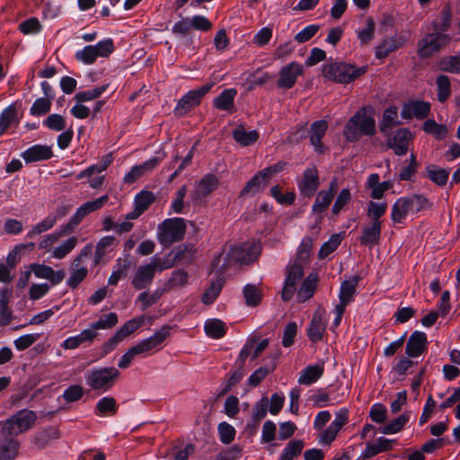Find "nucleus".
Here are the masks:
<instances>
[{"mask_svg": "<svg viewBox=\"0 0 460 460\" xmlns=\"http://www.w3.org/2000/svg\"><path fill=\"white\" fill-rule=\"evenodd\" d=\"M268 182L263 180L260 172L255 174L245 185V187L241 191V196H243L248 193H256L261 188H265Z\"/></svg>", "mask_w": 460, "mask_h": 460, "instance_id": "nucleus-58", "label": "nucleus"}, {"mask_svg": "<svg viewBox=\"0 0 460 460\" xmlns=\"http://www.w3.org/2000/svg\"><path fill=\"white\" fill-rule=\"evenodd\" d=\"M171 330L172 327L170 325L164 324L159 330L155 331L152 336L140 341L139 344L146 353L149 352L161 345L165 339L171 335Z\"/></svg>", "mask_w": 460, "mask_h": 460, "instance_id": "nucleus-25", "label": "nucleus"}, {"mask_svg": "<svg viewBox=\"0 0 460 460\" xmlns=\"http://www.w3.org/2000/svg\"><path fill=\"white\" fill-rule=\"evenodd\" d=\"M155 200V196L152 191L141 190L135 196L134 205L137 208V210H141L144 213Z\"/></svg>", "mask_w": 460, "mask_h": 460, "instance_id": "nucleus-49", "label": "nucleus"}, {"mask_svg": "<svg viewBox=\"0 0 460 460\" xmlns=\"http://www.w3.org/2000/svg\"><path fill=\"white\" fill-rule=\"evenodd\" d=\"M261 253V246L254 240L247 241L232 248V261L239 264H251Z\"/></svg>", "mask_w": 460, "mask_h": 460, "instance_id": "nucleus-8", "label": "nucleus"}, {"mask_svg": "<svg viewBox=\"0 0 460 460\" xmlns=\"http://www.w3.org/2000/svg\"><path fill=\"white\" fill-rule=\"evenodd\" d=\"M408 420V414L403 413L397 417L396 419L393 420L391 422L385 425L383 428H380L379 430L384 434L397 433L403 428V426L407 423Z\"/></svg>", "mask_w": 460, "mask_h": 460, "instance_id": "nucleus-54", "label": "nucleus"}, {"mask_svg": "<svg viewBox=\"0 0 460 460\" xmlns=\"http://www.w3.org/2000/svg\"><path fill=\"white\" fill-rule=\"evenodd\" d=\"M320 186L319 173L315 165L307 168L298 181V190L301 195L312 197Z\"/></svg>", "mask_w": 460, "mask_h": 460, "instance_id": "nucleus-13", "label": "nucleus"}, {"mask_svg": "<svg viewBox=\"0 0 460 460\" xmlns=\"http://www.w3.org/2000/svg\"><path fill=\"white\" fill-rule=\"evenodd\" d=\"M75 57L77 61L82 62L84 65H92L98 58L93 51V48H92V45H87L82 49L77 50Z\"/></svg>", "mask_w": 460, "mask_h": 460, "instance_id": "nucleus-64", "label": "nucleus"}, {"mask_svg": "<svg viewBox=\"0 0 460 460\" xmlns=\"http://www.w3.org/2000/svg\"><path fill=\"white\" fill-rule=\"evenodd\" d=\"M18 447L17 441L7 438L3 432L0 433V460L14 459Z\"/></svg>", "mask_w": 460, "mask_h": 460, "instance_id": "nucleus-31", "label": "nucleus"}, {"mask_svg": "<svg viewBox=\"0 0 460 460\" xmlns=\"http://www.w3.org/2000/svg\"><path fill=\"white\" fill-rule=\"evenodd\" d=\"M452 22V9L449 4H446L440 11L439 15L432 22L433 31L445 33L448 31Z\"/></svg>", "mask_w": 460, "mask_h": 460, "instance_id": "nucleus-29", "label": "nucleus"}, {"mask_svg": "<svg viewBox=\"0 0 460 460\" xmlns=\"http://www.w3.org/2000/svg\"><path fill=\"white\" fill-rule=\"evenodd\" d=\"M408 41L407 37L399 36V37H392L384 40L376 48V58L377 59L385 58L390 53L393 51L403 47Z\"/></svg>", "mask_w": 460, "mask_h": 460, "instance_id": "nucleus-21", "label": "nucleus"}, {"mask_svg": "<svg viewBox=\"0 0 460 460\" xmlns=\"http://www.w3.org/2000/svg\"><path fill=\"white\" fill-rule=\"evenodd\" d=\"M398 120V111L394 106H391L385 110L382 119L379 124L381 133L385 136H388L390 129L399 125Z\"/></svg>", "mask_w": 460, "mask_h": 460, "instance_id": "nucleus-30", "label": "nucleus"}, {"mask_svg": "<svg viewBox=\"0 0 460 460\" xmlns=\"http://www.w3.org/2000/svg\"><path fill=\"white\" fill-rule=\"evenodd\" d=\"M430 112V104L424 101H411L404 104L402 110V117L405 119L416 118L423 119Z\"/></svg>", "mask_w": 460, "mask_h": 460, "instance_id": "nucleus-19", "label": "nucleus"}, {"mask_svg": "<svg viewBox=\"0 0 460 460\" xmlns=\"http://www.w3.org/2000/svg\"><path fill=\"white\" fill-rule=\"evenodd\" d=\"M452 38L447 33L432 31L426 33L417 44V55L420 58H431L451 42Z\"/></svg>", "mask_w": 460, "mask_h": 460, "instance_id": "nucleus-6", "label": "nucleus"}, {"mask_svg": "<svg viewBox=\"0 0 460 460\" xmlns=\"http://www.w3.org/2000/svg\"><path fill=\"white\" fill-rule=\"evenodd\" d=\"M323 364L306 367L300 374L298 383L309 385L316 382L323 374Z\"/></svg>", "mask_w": 460, "mask_h": 460, "instance_id": "nucleus-35", "label": "nucleus"}, {"mask_svg": "<svg viewBox=\"0 0 460 460\" xmlns=\"http://www.w3.org/2000/svg\"><path fill=\"white\" fill-rule=\"evenodd\" d=\"M145 323V316L134 317L127 321L117 332V336H119L123 341L136 331H137Z\"/></svg>", "mask_w": 460, "mask_h": 460, "instance_id": "nucleus-40", "label": "nucleus"}, {"mask_svg": "<svg viewBox=\"0 0 460 460\" xmlns=\"http://www.w3.org/2000/svg\"><path fill=\"white\" fill-rule=\"evenodd\" d=\"M304 447L305 443L301 439L290 440L281 453L279 460H294L300 456Z\"/></svg>", "mask_w": 460, "mask_h": 460, "instance_id": "nucleus-42", "label": "nucleus"}, {"mask_svg": "<svg viewBox=\"0 0 460 460\" xmlns=\"http://www.w3.org/2000/svg\"><path fill=\"white\" fill-rule=\"evenodd\" d=\"M325 314V310L319 307L313 315L311 323L307 329L308 338L313 342H318L323 338L326 330Z\"/></svg>", "mask_w": 460, "mask_h": 460, "instance_id": "nucleus-16", "label": "nucleus"}, {"mask_svg": "<svg viewBox=\"0 0 460 460\" xmlns=\"http://www.w3.org/2000/svg\"><path fill=\"white\" fill-rule=\"evenodd\" d=\"M305 264L295 261V262L288 268V276L285 281V286L282 290V299L284 301H289L296 290V283L304 276V266Z\"/></svg>", "mask_w": 460, "mask_h": 460, "instance_id": "nucleus-12", "label": "nucleus"}, {"mask_svg": "<svg viewBox=\"0 0 460 460\" xmlns=\"http://www.w3.org/2000/svg\"><path fill=\"white\" fill-rule=\"evenodd\" d=\"M58 437V430L54 427H49L35 435L34 444L38 447H44L49 441L57 439Z\"/></svg>", "mask_w": 460, "mask_h": 460, "instance_id": "nucleus-46", "label": "nucleus"}, {"mask_svg": "<svg viewBox=\"0 0 460 460\" xmlns=\"http://www.w3.org/2000/svg\"><path fill=\"white\" fill-rule=\"evenodd\" d=\"M155 272L150 263L137 268L131 285L137 290L147 289L154 281Z\"/></svg>", "mask_w": 460, "mask_h": 460, "instance_id": "nucleus-17", "label": "nucleus"}, {"mask_svg": "<svg viewBox=\"0 0 460 460\" xmlns=\"http://www.w3.org/2000/svg\"><path fill=\"white\" fill-rule=\"evenodd\" d=\"M410 212H412V209L410 207L407 198H400L393 205L391 213L392 221L395 224L402 223Z\"/></svg>", "mask_w": 460, "mask_h": 460, "instance_id": "nucleus-33", "label": "nucleus"}, {"mask_svg": "<svg viewBox=\"0 0 460 460\" xmlns=\"http://www.w3.org/2000/svg\"><path fill=\"white\" fill-rule=\"evenodd\" d=\"M211 27L212 24L207 17L198 14L191 18H182L175 22L172 27V33L181 37L185 46H190L193 43L191 29L208 31Z\"/></svg>", "mask_w": 460, "mask_h": 460, "instance_id": "nucleus-4", "label": "nucleus"}, {"mask_svg": "<svg viewBox=\"0 0 460 460\" xmlns=\"http://www.w3.org/2000/svg\"><path fill=\"white\" fill-rule=\"evenodd\" d=\"M327 128L328 123L324 119L314 121L311 125L310 141L318 153L323 152V145L322 144V138L325 135Z\"/></svg>", "mask_w": 460, "mask_h": 460, "instance_id": "nucleus-27", "label": "nucleus"}, {"mask_svg": "<svg viewBox=\"0 0 460 460\" xmlns=\"http://www.w3.org/2000/svg\"><path fill=\"white\" fill-rule=\"evenodd\" d=\"M386 209L387 203L370 201L367 215L371 219V222H381L380 217L385 214Z\"/></svg>", "mask_w": 460, "mask_h": 460, "instance_id": "nucleus-56", "label": "nucleus"}, {"mask_svg": "<svg viewBox=\"0 0 460 460\" xmlns=\"http://www.w3.org/2000/svg\"><path fill=\"white\" fill-rule=\"evenodd\" d=\"M52 101L46 98H37L30 108V114L35 117H40L48 112L51 109Z\"/></svg>", "mask_w": 460, "mask_h": 460, "instance_id": "nucleus-52", "label": "nucleus"}, {"mask_svg": "<svg viewBox=\"0 0 460 460\" xmlns=\"http://www.w3.org/2000/svg\"><path fill=\"white\" fill-rule=\"evenodd\" d=\"M223 288V279L218 278L212 281L210 287L203 293L201 302L204 305H211L215 302Z\"/></svg>", "mask_w": 460, "mask_h": 460, "instance_id": "nucleus-48", "label": "nucleus"}, {"mask_svg": "<svg viewBox=\"0 0 460 460\" xmlns=\"http://www.w3.org/2000/svg\"><path fill=\"white\" fill-rule=\"evenodd\" d=\"M232 137L240 146H249L258 141L260 133L255 129L247 131L244 126L240 124L232 131Z\"/></svg>", "mask_w": 460, "mask_h": 460, "instance_id": "nucleus-26", "label": "nucleus"}, {"mask_svg": "<svg viewBox=\"0 0 460 460\" xmlns=\"http://www.w3.org/2000/svg\"><path fill=\"white\" fill-rule=\"evenodd\" d=\"M367 72V66L356 67L346 63H330L323 67V74L328 80L339 84H348Z\"/></svg>", "mask_w": 460, "mask_h": 460, "instance_id": "nucleus-5", "label": "nucleus"}, {"mask_svg": "<svg viewBox=\"0 0 460 460\" xmlns=\"http://www.w3.org/2000/svg\"><path fill=\"white\" fill-rule=\"evenodd\" d=\"M338 189V181L336 178L332 179L329 184L328 190H321L315 199L313 206V211L315 213H322L331 205L335 193Z\"/></svg>", "mask_w": 460, "mask_h": 460, "instance_id": "nucleus-20", "label": "nucleus"}, {"mask_svg": "<svg viewBox=\"0 0 460 460\" xmlns=\"http://www.w3.org/2000/svg\"><path fill=\"white\" fill-rule=\"evenodd\" d=\"M219 179L213 173L204 175L197 183L195 190L190 194L194 205H200L218 186Z\"/></svg>", "mask_w": 460, "mask_h": 460, "instance_id": "nucleus-9", "label": "nucleus"}, {"mask_svg": "<svg viewBox=\"0 0 460 460\" xmlns=\"http://www.w3.org/2000/svg\"><path fill=\"white\" fill-rule=\"evenodd\" d=\"M186 233V223L182 217H171L164 219L157 227L159 243L169 247L174 243L181 241Z\"/></svg>", "mask_w": 460, "mask_h": 460, "instance_id": "nucleus-3", "label": "nucleus"}, {"mask_svg": "<svg viewBox=\"0 0 460 460\" xmlns=\"http://www.w3.org/2000/svg\"><path fill=\"white\" fill-rule=\"evenodd\" d=\"M98 337V332L89 328L83 330L79 334L66 338L62 347L65 349H75L84 343L91 344Z\"/></svg>", "mask_w": 460, "mask_h": 460, "instance_id": "nucleus-24", "label": "nucleus"}, {"mask_svg": "<svg viewBox=\"0 0 460 460\" xmlns=\"http://www.w3.org/2000/svg\"><path fill=\"white\" fill-rule=\"evenodd\" d=\"M427 347V335L422 332H414L409 338L405 352L409 357L420 356Z\"/></svg>", "mask_w": 460, "mask_h": 460, "instance_id": "nucleus-23", "label": "nucleus"}, {"mask_svg": "<svg viewBox=\"0 0 460 460\" xmlns=\"http://www.w3.org/2000/svg\"><path fill=\"white\" fill-rule=\"evenodd\" d=\"M18 122L16 103L10 104L0 113V123L7 129L13 123Z\"/></svg>", "mask_w": 460, "mask_h": 460, "instance_id": "nucleus-55", "label": "nucleus"}, {"mask_svg": "<svg viewBox=\"0 0 460 460\" xmlns=\"http://www.w3.org/2000/svg\"><path fill=\"white\" fill-rule=\"evenodd\" d=\"M428 178L438 186H445L448 181L449 171L435 165L427 167Z\"/></svg>", "mask_w": 460, "mask_h": 460, "instance_id": "nucleus-47", "label": "nucleus"}, {"mask_svg": "<svg viewBox=\"0 0 460 460\" xmlns=\"http://www.w3.org/2000/svg\"><path fill=\"white\" fill-rule=\"evenodd\" d=\"M97 58H108L115 50L114 41L111 38H107L92 45Z\"/></svg>", "mask_w": 460, "mask_h": 460, "instance_id": "nucleus-51", "label": "nucleus"}, {"mask_svg": "<svg viewBox=\"0 0 460 460\" xmlns=\"http://www.w3.org/2000/svg\"><path fill=\"white\" fill-rule=\"evenodd\" d=\"M214 83H208L202 86L187 92L177 102L174 108V114L177 117H183L194 107L198 106L202 98L211 90Z\"/></svg>", "mask_w": 460, "mask_h": 460, "instance_id": "nucleus-7", "label": "nucleus"}, {"mask_svg": "<svg viewBox=\"0 0 460 460\" xmlns=\"http://www.w3.org/2000/svg\"><path fill=\"white\" fill-rule=\"evenodd\" d=\"M304 74V66L297 62H291L280 68L277 86L279 89H291L299 75Z\"/></svg>", "mask_w": 460, "mask_h": 460, "instance_id": "nucleus-10", "label": "nucleus"}, {"mask_svg": "<svg viewBox=\"0 0 460 460\" xmlns=\"http://www.w3.org/2000/svg\"><path fill=\"white\" fill-rule=\"evenodd\" d=\"M359 280L360 277L358 275L349 280H344L341 285L340 300L349 304L353 300Z\"/></svg>", "mask_w": 460, "mask_h": 460, "instance_id": "nucleus-37", "label": "nucleus"}, {"mask_svg": "<svg viewBox=\"0 0 460 460\" xmlns=\"http://www.w3.org/2000/svg\"><path fill=\"white\" fill-rule=\"evenodd\" d=\"M19 30L25 35L38 34L42 30V26L37 18L31 17L19 24Z\"/></svg>", "mask_w": 460, "mask_h": 460, "instance_id": "nucleus-62", "label": "nucleus"}, {"mask_svg": "<svg viewBox=\"0 0 460 460\" xmlns=\"http://www.w3.org/2000/svg\"><path fill=\"white\" fill-rule=\"evenodd\" d=\"M341 240L342 237L341 234H332L330 237L329 241L322 245L319 251V258L323 259L327 257L330 253L334 252L340 245Z\"/></svg>", "mask_w": 460, "mask_h": 460, "instance_id": "nucleus-60", "label": "nucleus"}, {"mask_svg": "<svg viewBox=\"0 0 460 460\" xmlns=\"http://www.w3.org/2000/svg\"><path fill=\"white\" fill-rule=\"evenodd\" d=\"M119 405L113 397L104 396L97 402L94 413L99 417L112 416L117 413Z\"/></svg>", "mask_w": 460, "mask_h": 460, "instance_id": "nucleus-32", "label": "nucleus"}, {"mask_svg": "<svg viewBox=\"0 0 460 460\" xmlns=\"http://www.w3.org/2000/svg\"><path fill=\"white\" fill-rule=\"evenodd\" d=\"M438 101L446 102L451 96V81L447 75H439L436 79Z\"/></svg>", "mask_w": 460, "mask_h": 460, "instance_id": "nucleus-39", "label": "nucleus"}, {"mask_svg": "<svg viewBox=\"0 0 460 460\" xmlns=\"http://www.w3.org/2000/svg\"><path fill=\"white\" fill-rule=\"evenodd\" d=\"M87 255H88V252L86 251V248H84L80 252V254L77 257H75L72 262V265H71L72 271H71L70 277L68 278V279L66 281V285L71 289L77 288L78 286L87 277L88 270L86 267L82 266L83 257H85Z\"/></svg>", "mask_w": 460, "mask_h": 460, "instance_id": "nucleus-15", "label": "nucleus"}, {"mask_svg": "<svg viewBox=\"0 0 460 460\" xmlns=\"http://www.w3.org/2000/svg\"><path fill=\"white\" fill-rule=\"evenodd\" d=\"M119 322L116 313H109L102 315L97 321L93 322L89 325V329L96 332L97 330H107L114 327Z\"/></svg>", "mask_w": 460, "mask_h": 460, "instance_id": "nucleus-41", "label": "nucleus"}, {"mask_svg": "<svg viewBox=\"0 0 460 460\" xmlns=\"http://www.w3.org/2000/svg\"><path fill=\"white\" fill-rule=\"evenodd\" d=\"M394 440L387 439L384 437L376 438L374 442H367L366 449L360 455L361 460H367L374 457L379 453L388 452L393 449Z\"/></svg>", "mask_w": 460, "mask_h": 460, "instance_id": "nucleus-22", "label": "nucleus"}, {"mask_svg": "<svg viewBox=\"0 0 460 460\" xmlns=\"http://www.w3.org/2000/svg\"><path fill=\"white\" fill-rule=\"evenodd\" d=\"M406 198L410 203V207L412 209V213H418L432 207V203L422 195L415 194Z\"/></svg>", "mask_w": 460, "mask_h": 460, "instance_id": "nucleus-59", "label": "nucleus"}, {"mask_svg": "<svg viewBox=\"0 0 460 460\" xmlns=\"http://www.w3.org/2000/svg\"><path fill=\"white\" fill-rule=\"evenodd\" d=\"M376 133V121L367 116L365 108L357 111L344 127L343 134L349 142L359 139L362 136H373Z\"/></svg>", "mask_w": 460, "mask_h": 460, "instance_id": "nucleus-1", "label": "nucleus"}, {"mask_svg": "<svg viewBox=\"0 0 460 460\" xmlns=\"http://www.w3.org/2000/svg\"><path fill=\"white\" fill-rule=\"evenodd\" d=\"M381 235V222H371L362 229L359 242L363 245H372L378 243Z\"/></svg>", "mask_w": 460, "mask_h": 460, "instance_id": "nucleus-28", "label": "nucleus"}, {"mask_svg": "<svg viewBox=\"0 0 460 460\" xmlns=\"http://www.w3.org/2000/svg\"><path fill=\"white\" fill-rule=\"evenodd\" d=\"M243 296L248 306H257L261 301V291L255 285L248 284L243 288Z\"/></svg>", "mask_w": 460, "mask_h": 460, "instance_id": "nucleus-45", "label": "nucleus"}, {"mask_svg": "<svg viewBox=\"0 0 460 460\" xmlns=\"http://www.w3.org/2000/svg\"><path fill=\"white\" fill-rule=\"evenodd\" d=\"M225 323L219 319H208L205 322L204 331L212 339H220L226 333Z\"/></svg>", "mask_w": 460, "mask_h": 460, "instance_id": "nucleus-38", "label": "nucleus"}, {"mask_svg": "<svg viewBox=\"0 0 460 460\" xmlns=\"http://www.w3.org/2000/svg\"><path fill=\"white\" fill-rule=\"evenodd\" d=\"M387 137V146L393 149L396 155L402 156L406 155L409 143L412 139V134L408 128H399L393 134L388 133Z\"/></svg>", "mask_w": 460, "mask_h": 460, "instance_id": "nucleus-11", "label": "nucleus"}, {"mask_svg": "<svg viewBox=\"0 0 460 460\" xmlns=\"http://www.w3.org/2000/svg\"><path fill=\"white\" fill-rule=\"evenodd\" d=\"M42 125L53 131H62L66 128V119L63 116L53 113L42 120Z\"/></svg>", "mask_w": 460, "mask_h": 460, "instance_id": "nucleus-53", "label": "nucleus"}, {"mask_svg": "<svg viewBox=\"0 0 460 460\" xmlns=\"http://www.w3.org/2000/svg\"><path fill=\"white\" fill-rule=\"evenodd\" d=\"M36 419L35 411L23 409L19 411L5 423L4 429L8 430L9 434L13 433L14 426H17L20 431L27 430L34 425Z\"/></svg>", "mask_w": 460, "mask_h": 460, "instance_id": "nucleus-14", "label": "nucleus"}, {"mask_svg": "<svg viewBox=\"0 0 460 460\" xmlns=\"http://www.w3.org/2000/svg\"><path fill=\"white\" fill-rule=\"evenodd\" d=\"M76 243L77 238L75 236L69 237L54 249L53 257L56 259L65 258L75 247Z\"/></svg>", "mask_w": 460, "mask_h": 460, "instance_id": "nucleus-61", "label": "nucleus"}, {"mask_svg": "<svg viewBox=\"0 0 460 460\" xmlns=\"http://www.w3.org/2000/svg\"><path fill=\"white\" fill-rule=\"evenodd\" d=\"M58 217L48 216L40 223L32 227V229L26 234V238L32 239L34 236L39 235L48 230L51 229L57 223Z\"/></svg>", "mask_w": 460, "mask_h": 460, "instance_id": "nucleus-44", "label": "nucleus"}, {"mask_svg": "<svg viewBox=\"0 0 460 460\" xmlns=\"http://www.w3.org/2000/svg\"><path fill=\"white\" fill-rule=\"evenodd\" d=\"M21 156L26 164H33L49 160L54 156V154L51 146L36 144L23 151L21 154Z\"/></svg>", "mask_w": 460, "mask_h": 460, "instance_id": "nucleus-18", "label": "nucleus"}, {"mask_svg": "<svg viewBox=\"0 0 460 460\" xmlns=\"http://www.w3.org/2000/svg\"><path fill=\"white\" fill-rule=\"evenodd\" d=\"M116 269L113 270L108 279V284L116 286L120 279L126 278L131 267V261L128 258L122 260L119 258L116 261Z\"/></svg>", "mask_w": 460, "mask_h": 460, "instance_id": "nucleus-34", "label": "nucleus"}, {"mask_svg": "<svg viewBox=\"0 0 460 460\" xmlns=\"http://www.w3.org/2000/svg\"><path fill=\"white\" fill-rule=\"evenodd\" d=\"M142 353H146L139 344V342L132 347H130L119 358L118 362L119 368L126 369L128 368L133 360V358L140 355Z\"/></svg>", "mask_w": 460, "mask_h": 460, "instance_id": "nucleus-50", "label": "nucleus"}, {"mask_svg": "<svg viewBox=\"0 0 460 460\" xmlns=\"http://www.w3.org/2000/svg\"><path fill=\"white\" fill-rule=\"evenodd\" d=\"M317 277L314 274H309L303 281L298 292L297 300L304 303L311 298L315 291Z\"/></svg>", "mask_w": 460, "mask_h": 460, "instance_id": "nucleus-36", "label": "nucleus"}, {"mask_svg": "<svg viewBox=\"0 0 460 460\" xmlns=\"http://www.w3.org/2000/svg\"><path fill=\"white\" fill-rule=\"evenodd\" d=\"M109 200V196L107 194L102 195L93 200L87 201L82 204L79 208L81 209V213H84L86 217L92 212L99 210L102 208Z\"/></svg>", "mask_w": 460, "mask_h": 460, "instance_id": "nucleus-57", "label": "nucleus"}, {"mask_svg": "<svg viewBox=\"0 0 460 460\" xmlns=\"http://www.w3.org/2000/svg\"><path fill=\"white\" fill-rule=\"evenodd\" d=\"M189 275L183 269H179L172 272L171 278L168 280L167 286L169 288L177 287H184L187 285Z\"/></svg>", "mask_w": 460, "mask_h": 460, "instance_id": "nucleus-63", "label": "nucleus"}, {"mask_svg": "<svg viewBox=\"0 0 460 460\" xmlns=\"http://www.w3.org/2000/svg\"><path fill=\"white\" fill-rule=\"evenodd\" d=\"M108 86L109 84H106L87 91L78 92L75 93L74 98L79 103L95 100L99 98L104 92L107 91Z\"/></svg>", "mask_w": 460, "mask_h": 460, "instance_id": "nucleus-43", "label": "nucleus"}, {"mask_svg": "<svg viewBox=\"0 0 460 460\" xmlns=\"http://www.w3.org/2000/svg\"><path fill=\"white\" fill-rule=\"evenodd\" d=\"M120 372L114 367H93L85 373V382L94 391L105 393L111 389Z\"/></svg>", "mask_w": 460, "mask_h": 460, "instance_id": "nucleus-2", "label": "nucleus"}]
</instances>
